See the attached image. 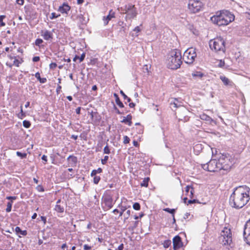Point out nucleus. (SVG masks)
Wrapping results in <instances>:
<instances>
[{
  "label": "nucleus",
  "instance_id": "nucleus-30",
  "mask_svg": "<svg viewBox=\"0 0 250 250\" xmlns=\"http://www.w3.org/2000/svg\"><path fill=\"white\" fill-rule=\"evenodd\" d=\"M78 18L79 19L80 21L82 22V24H84L86 23V21L84 19V18L82 14L79 15Z\"/></svg>",
  "mask_w": 250,
  "mask_h": 250
},
{
  "label": "nucleus",
  "instance_id": "nucleus-6",
  "mask_svg": "<svg viewBox=\"0 0 250 250\" xmlns=\"http://www.w3.org/2000/svg\"><path fill=\"white\" fill-rule=\"evenodd\" d=\"M219 241L223 245H230L232 243V234L230 229L226 227L224 228L221 232Z\"/></svg>",
  "mask_w": 250,
  "mask_h": 250
},
{
  "label": "nucleus",
  "instance_id": "nucleus-11",
  "mask_svg": "<svg viewBox=\"0 0 250 250\" xmlns=\"http://www.w3.org/2000/svg\"><path fill=\"white\" fill-rule=\"evenodd\" d=\"M243 238L246 243L250 245V219L246 222L244 226Z\"/></svg>",
  "mask_w": 250,
  "mask_h": 250
},
{
  "label": "nucleus",
  "instance_id": "nucleus-53",
  "mask_svg": "<svg viewBox=\"0 0 250 250\" xmlns=\"http://www.w3.org/2000/svg\"><path fill=\"white\" fill-rule=\"evenodd\" d=\"M32 61L34 62H37L40 61V57L39 56L34 57L32 59Z\"/></svg>",
  "mask_w": 250,
  "mask_h": 250
},
{
  "label": "nucleus",
  "instance_id": "nucleus-13",
  "mask_svg": "<svg viewBox=\"0 0 250 250\" xmlns=\"http://www.w3.org/2000/svg\"><path fill=\"white\" fill-rule=\"evenodd\" d=\"M189 113V111L185 107H181L179 111V120L184 122H187L189 117L187 114Z\"/></svg>",
  "mask_w": 250,
  "mask_h": 250
},
{
  "label": "nucleus",
  "instance_id": "nucleus-35",
  "mask_svg": "<svg viewBox=\"0 0 250 250\" xmlns=\"http://www.w3.org/2000/svg\"><path fill=\"white\" fill-rule=\"evenodd\" d=\"M93 178V182L95 184H98L101 179V178L100 176H94Z\"/></svg>",
  "mask_w": 250,
  "mask_h": 250
},
{
  "label": "nucleus",
  "instance_id": "nucleus-46",
  "mask_svg": "<svg viewBox=\"0 0 250 250\" xmlns=\"http://www.w3.org/2000/svg\"><path fill=\"white\" fill-rule=\"evenodd\" d=\"M85 57V54L84 53H83L81 55V56L79 57L80 62H83L84 60Z\"/></svg>",
  "mask_w": 250,
  "mask_h": 250
},
{
  "label": "nucleus",
  "instance_id": "nucleus-31",
  "mask_svg": "<svg viewBox=\"0 0 250 250\" xmlns=\"http://www.w3.org/2000/svg\"><path fill=\"white\" fill-rule=\"evenodd\" d=\"M171 242L169 240H165L163 243V245L164 248H168L170 245H171Z\"/></svg>",
  "mask_w": 250,
  "mask_h": 250
},
{
  "label": "nucleus",
  "instance_id": "nucleus-34",
  "mask_svg": "<svg viewBox=\"0 0 250 250\" xmlns=\"http://www.w3.org/2000/svg\"><path fill=\"white\" fill-rule=\"evenodd\" d=\"M5 16L1 15L0 16V26H4L5 25V23L3 21V20L4 18H5Z\"/></svg>",
  "mask_w": 250,
  "mask_h": 250
},
{
  "label": "nucleus",
  "instance_id": "nucleus-51",
  "mask_svg": "<svg viewBox=\"0 0 250 250\" xmlns=\"http://www.w3.org/2000/svg\"><path fill=\"white\" fill-rule=\"evenodd\" d=\"M20 63L21 62H20V61L18 60L15 59V60L14 61V65H15L16 66H19Z\"/></svg>",
  "mask_w": 250,
  "mask_h": 250
},
{
  "label": "nucleus",
  "instance_id": "nucleus-8",
  "mask_svg": "<svg viewBox=\"0 0 250 250\" xmlns=\"http://www.w3.org/2000/svg\"><path fill=\"white\" fill-rule=\"evenodd\" d=\"M204 4L200 0H189L188 8L192 13H196L200 11L203 8Z\"/></svg>",
  "mask_w": 250,
  "mask_h": 250
},
{
  "label": "nucleus",
  "instance_id": "nucleus-4",
  "mask_svg": "<svg viewBox=\"0 0 250 250\" xmlns=\"http://www.w3.org/2000/svg\"><path fill=\"white\" fill-rule=\"evenodd\" d=\"M118 10L121 14H126L125 19L126 20L134 19L138 14L137 8L131 3L126 4L124 6L118 8Z\"/></svg>",
  "mask_w": 250,
  "mask_h": 250
},
{
  "label": "nucleus",
  "instance_id": "nucleus-12",
  "mask_svg": "<svg viewBox=\"0 0 250 250\" xmlns=\"http://www.w3.org/2000/svg\"><path fill=\"white\" fill-rule=\"evenodd\" d=\"M103 204H104L105 208L108 210L112 208L114 203L113 202L112 197L109 194L104 195L102 198Z\"/></svg>",
  "mask_w": 250,
  "mask_h": 250
},
{
  "label": "nucleus",
  "instance_id": "nucleus-9",
  "mask_svg": "<svg viewBox=\"0 0 250 250\" xmlns=\"http://www.w3.org/2000/svg\"><path fill=\"white\" fill-rule=\"evenodd\" d=\"M218 159H212L208 163L202 164V167L206 170L210 172H215L221 170L219 168Z\"/></svg>",
  "mask_w": 250,
  "mask_h": 250
},
{
  "label": "nucleus",
  "instance_id": "nucleus-63",
  "mask_svg": "<svg viewBox=\"0 0 250 250\" xmlns=\"http://www.w3.org/2000/svg\"><path fill=\"white\" fill-rule=\"evenodd\" d=\"M124 249V244H121L119 246L118 248V250H123Z\"/></svg>",
  "mask_w": 250,
  "mask_h": 250
},
{
  "label": "nucleus",
  "instance_id": "nucleus-32",
  "mask_svg": "<svg viewBox=\"0 0 250 250\" xmlns=\"http://www.w3.org/2000/svg\"><path fill=\"white\" fill-rule=\"evenodd\" d=\"M30 125H31V123L29 121H27V120H24L23 121V126L24 127L28 128L30 126Z\"/></svg>",
  "mask_w": 250,
  "mask_h": 250
},
{
  "label": "nucleus",
  "instance_id": "nucleus-57",
  "mask_svg": "<svg viewBox=\"0 0 250 250\" xmlns=\"http://www.w3.org/2000/svg\"><path fill=\"white\" fill-rule=\"evenodd\" d=\"M35 76L38 79V81L40 80L41 77L40 76V74L39 72L36 73Z\"/></svg>",
  "mask_w": 250,
  "mask_h": 250
},
{
  "label": "nucleus",
  "instance_id": "nucleus-16",
  "mask_svg": "<svg viewBox=\"0 0 250 250\" xmlns=\"http://www.w3.org/2000/svg\"><path fill=\"white\" fill-rule=\"evenodd\" d=\"M41 36L43 37L45 40L49 41L53 39V33L52 32L48 30H42Z\"/></svg>",
  "mask_w": 250,
  "mask_h": 250
},
{
  "label": "nucleus",
  "instance_id": "nucleus-61",
  "mask_svg": "<svg viewBox=\"0 0 250 250\" xmlns=\"http://www.w3.org/2000/svg\"><path fill=\"white\" fill-rule=\"evenodd\" d=\"M42 161H44L45 162H46L47 161V157L46 155H43L42 157Z\"/></svg>",
  "mask_w": 250,
  "mask_h": 250
},
{
  "label": "nucleus",
  "instance_id": "nucleus-24",
  "mask_svg": "<svg viewBox=\"0 0 250 250\" xmlns=\"http://www.w3.org/2000/svg\"><path fill=\"white\" fill-rule=\"evenodd\" d=\"M149 180V177L145 178L143 180V181L141 183V184H140L141 186L142 187H147L148 186Z\"/></svg>",
  "mask_w": 250,
  "mask_h": 250
},
{
  "label": "nucleus",
  "instance_id": "nucleus-62",
  "mask_svg": "<svg viewBox=\"0 0 250 250\" xmlns=\"http://www.w3.org/2000/svg\"><path fill=\"white\" fill-rule=\"evenodd\" d=\"M81 107H78V108H77L76 109V112L77 114H80V112H81Z\"/></svg>",
  "mask_w": 250,
  "mask_h": 250
},
{
  "label": "nucleus",
  "instance_id": "nucleus-45",
  "mask_svg": "<svg viewBox=\"0 0 250 250\" xmlns=\"http://www.w3.org/2000/svg\"><path fill=\"white\" fill-rule=\"evenodd\" d=\"M201 118L202 119V120H208V119L210 118V117L206 115V114H203L202 116H201Z\"/></svg>",
  "mask_w": 250,
  "mask_h": 250
},
{
  "label": "nucleus",
  "instance_id": "nucleus-25",
  "mask_svg": "<svg viewBox=\"0 0 250 250\" xmlns=\"http://www.w3.org/2000/svg\"><path fill=\"white\" fill-rule=\"evenodd\" d=\"M21 111L17 115V116L19 118L22 119L23 117L25 116V113L23 112L22 109V105L21 106Z\"/></svg>",
  "mask_w": 250,
  "mask_h": 250
},
{
  "label": "nucleus",
  "instance_id": "nucleus-49",
  "mask_svg": "<svg viewBox=\"0 0 250 250\" xmlns=\"http://www.w3.org/2000/svg\"><path fill=\"white\" fill-rule=\"evenodd\" d=\"M83 249L84 250H90L91 249V247L87 244H85L83 246Z\"/></svg>",
  "mask_w": 250,
  "mask_h": 250
},
{
  "label": "nucleus",
  "instance_id": "nucleus-18",
  "mask_svg": "<svg viewBox=\"0 0 250 250\" xmlns=\"http://www.w3.org/2000/svg\"><path fill=\"white\" fill-rule=\"evenodd\" d=\"M67 160L68 161V165L71 167L76 166L77 163V158L74 155H70L67 158Z\"/></svg>",
  "mask_w": 250,
  "mask_h": 250
},
{
  "label": "nucleus",
  "instance_id": "nucleus-23",
  "mask_svg": "<svg viewBox=\"0 0 250 250\" xmlns=\"http://www.w3.org/2000/svg\"><path fill=\"white\" fill-rule=\"evenodd\" d=\"M55 210L60 213H62L64 211V208L59 204H56L55 208Z\"/></svg>",
  "mask_w": 250,
  "mask_h": 250
},
{
  "label": "nucleus",
  "instance_id": "nucleus-58",
  "mask_svg": "<svg viewBox=\"0 0 250 250\" xmlns=\"http://www.w3.org/2000/svg\"><path fill=\"white\" fill-rule=\"evenodd\" d=\"M133 31L134 32H136V33H137L141 31V29H140V27L138 26L134 29Z\"/></svg>",
  "mask_w": 250,
  "mask_h": 250
},
{
  "label": "nucleus",
  "instance_id": "nucleus-17",
  "mask_svg": "<svg viewBox=\"0 0 250 250\" xmlns=\"http://www.w3.org/2000/svg\"><path fill=\"white\" fill-rule=\"evenodd\" d=\"M220 79L222 81L225 85H229L232 87L234 85V83L231 81L223 75H221L220 76Z\"/></svg>",
  "mask_w": 250,
  "mask_h": 250
},
{
  "label": "nucleus",
  "instance_id": "nucleus-10",
  "mask_svg": "<svg viewBox=\"0 0 250 250\" xmlns=\"http://www.w3.org/2000/svg\"><path fill=\"white\" fill-rule=\"evenodd\" d=\"M196 57L195 49L193 48H190L186 50L183 55V59L187 63L191 64L195 60Z\"/></svg>",
  "mask_w": 250,
  "mask_h": 250
},
{
  "label": "nucleus",
  "instance_id": "nucleus-48",
  "mask_svg": "<svg viewBox=\"0 0 250 250\" xmlns=\"http://www.w3.org/2000/svg\"><path fill=\"white\" fill-rule=\"evenodd\" d=\"M170 105L171 106H173V107L175 108L180 107V106L178 105V104L176 102H174L173 103L171 102Z\"/></svg>",
  "mask_w": 250,
  "mask_h": 250
},
{
  "label": "nucleus",
  "instance_id": "nucleus-19",
  "mask_svg": "<svg viewBox=\"0 0 250 250\" xmlns=\"http://www.w3.org/2000/svg\"><path fill=\"white\" fill-rule=\"evenodd\" d=\"M115 17V13L112 10H110L109 12V14L107 16L104 17L103 20L105 25H107L109 21L111 20L112 18Z\"/></svg>",
  "mask_w": 250,
  "mask_h": 250
},
{
  "label": "nucleus",
  "instance_id": "nucleus-2",
  "mask_svg": "<svg viewBox=\"0 0 250 250\" xmlns=\"http://www.w3.org/2000/svg\"><path fill=\"white\" fill-rule=\"evenodd\" d=\"M235 16L228 10H222L219 14L213 16L211 20L218 26L227 25L234 20Z\"/></svg>",
  "mask_w": 250,
  "mask_h": 250
},
{
  "label": "nucleus",
  "instance_id": "nucleus-44",
  "mask_svg": "<svg viewBox=\"0 0 250 250\" xmlns=\"http://www.w3.org/2000/svg\"><path fill=\"white\" fill-rule=\"evenodd\" d=\"M57 66V65L55 62H52L49 65L50 69H54Z\"/></svg>",
  "mask_w": 250,
  "mask_h": 250
},
{
  "label": "nucleus",
  "instance_id": "nucleus-43",
  "mask_svg": "<svg viewBox=\"0 0 250 250\" xmlns=\"http://www.w3.org/2000/svg\"><path fill=\"white\" fill-rule=\"evenodd\" d=\"M36 189L38 191L40 192H43L44 191V188L42 187V186L41 185H39L36 187Z\"/></svg>",
  "mask_w": 250,
  "mask_h": 250
},
{
  "label": "nucleus",
  "instance_id": "nucleus-41",
  "mask_svg": "<svg viewBox=\"0 0 250 250\" xmlns=\"http://www.w3.org/2000/svg\"><path fill=\"white\" fill-rule=\"evenodd\" d=\"M130 139L127 136H125L124 137V143L125 144H126L129 143Z\"/></svg>",
  "mask_w": 250,
  "mask_h": 250
},
{
  "label": "nucleus",
  "instance_id": "nucleus-1",
  "mask_svg": "<svg viewBox=\"0 0 250 250\" xmlns=\"http://www.w3.org/2000/svg\"><path fill=\"white\" fill-rule=\"evenodd\" d=\"M250 200V188L246 186L235 188L229 199L230 206L236 209L244 207Z\"/></svg>",
  "mask_w": 250,
  "mask_h": 250
},
{
  "label": "nucleus",
  "instance_id": "nucleus-28",
  "mask_svg": "<svg viewBox=\"0 0 250 250\" xmlns=\"http://www.w3.org/2000/svg\"><path fill=\"white\" fill-rule=\"evenodd\" d=\"M132 116L131 114H128L127 115L126 117H124V119L121 121L122 123H127V121L129 120H131Z\"/></svg>",
  "mask_w": 250,
  "mask_h": 250
},
{
  "label": "nucleus",
  "instance_id": "nucleus-59",
  "mask_svg": "<svg viewBox=\"0 0 250 250\" xmlns=\"http://www.w3.org/2000/svg\"><path fill=\"white\" fill-rule=\"evenodd\" d=\"M17 3L21 5H22L24 3V0H17Z\"/></svg>",
  "mask_w": 250,
  "mask_h": 250
},
{
  "label": "nucleus",
  "instance_id": "nucleus-26",
  "mask_svg": "<svg viewBox=\"0 0 250 250\" xmlns=\"http://www.w3.org/2000/svg\"><path fill=\"white\" fill-rule=\"evenodd\" d=\"M104 153L106 154H109L110 153V149L107 143L104 148Z\"/></svg>",
  "mask_w": 250,
  "mask_h": 250
},
{
  "label": "nucleus",
  "instance_id": "nucleus-38",
  "mask_svg": "<svg viewBox=\"0 0 250 250\" xmlns=\"http://www.w3.org/2000/svg\"><path fill=\"white\" fill-rule=\"evenodd\" d=\"M43 42V40L41 39H37L36 40L35 44L36 46H40V44Z\"/></svg>",
  "mask_w": 250,
  "mask_h": 250
},
{
  "label": "nucleus",
  "instance_id": "nucleus-27",
  "mask_svg": "<svg viewBox=\"0 0 250 250\" xmlns=\"http://www.w3.org/2000/svg\"><path fill=\"white\" fill-rule=\"evenodd\" d=\"M16 154L18 156L21 157V159L26 158L27 156V153H22L20 151H17Z\"/></svg>",
  "mask_w": 250,
  "mask_h": 250
},
{
  "label": "nucleus",
  "instance_id": "nucleus-14",
  "mask_svg": "<svg viewBox=\"0 0 250 250\" xmlns=\"http://www.w3.org/2000/svg\"><path fill=\"white\" fill-rule=\"evenodd\" d=\"M173 245L174 250H177L183 246V243L180 236L179 235L175 236L173 239Z\"/></svg>",
  "mask_w": 250,
  "mask_h": 250
},
{
  "label": "nucleus",
  "instance_id": "nucleus-64",
  "mask_svg": "<svg viewBox=\"0 0 250 250\" xmlns=\"http://www.w3.org/2000/svg\"><path fill=\"white\" fill-rule=\"evenodd\" d=\"M41 218L42 221L43 222L44 224H45L46 222V217L42 216H41Z\"/></svg>",
  "mask_w": 250,
  "mask_h": 250
},
{
  "label": "nucleus",
  "instance_id": "nucleus-40",
  "mask_svg": "<svg viewBox=\"0 0 250 250\" xmlns=\"http://www.w3.org/2000/svg\"><path fill=\"white\" fill-rule=\"evenodd\" d=\"M203 75L204 74L200 72H196L195 73L192 74V76L193 77H198L200 78H202Z\"/></svg>",
  "mask_w": 250,
  "mask_h": 250
},
{
  "label": "nucleus",
  "instance_id": "nucleus-5",
  "mask_svg": "<svg viewBox=\"0 0 250 250\" xmlns=\"http://www.w3.org/2000/svg\"><path fill=\"white\" fill-rule=\"evenodd\" d=\"M219 168L221 169L227 170L229 169L233 165V159L229 154H221L218 158Z\"/></svg>",
  "mask_w": 250,
  "mask_h": 250
},
{
  "label": "nucleus",
  "instance_id": "nucleus-47",
  "mask_svg": "<svg viewBox=\"0 0 250 250\" xmlns=\"http://www.w3.org/2000/svg\"><path fill=\"white\" fill-rule=\"evenodd\" d=\"M114 109L118 114H124V112H121L115 105L114 106Z\"/></svg>",
  "mask_w": 250,
  "mask_h": 250
},
{
  "label": "nucleus",
  "instance_id": "nucleus-60",
  "mask_svg": "<svg viewBox=\"0 0 250 250\" xmlns=\"http://www.w3.org/2000/svg\"><path fill=\"white\" fill-rule=\"evenodd\" d=\"M6 199L7 200H16L17 199L16 196H7Z\"/></svg>",
  "mask_w": 250,
  "mask_h": 250
},
{
  "label": "nucleus",
  "instance_id": "nucleus-36",
  "mask_svg": "<svg viewBox=\"0 0 250 250\" xmlns=\"http://www.w3.org/2000/svg\"><path fill=\"white\" fill-rule=\"evenodd\" d=\"M165 211L168 212V213H170L171 214H172V216L174 215V213L175 212V209H170L169 208H166L164 209Z\"/></svg>",
  "mask_w": 250,
  "mask_h": 250
},
{
  "label": "nucleus",
  "instance_id": "nucleus-42",
  "mask_svg": "<svg viewBox=\"0 0 250 250\" xmlns=\"http://www.w3.org/2000/svg\"><path fill=\"white\" fill-rule=\"evenodd\" d=\"M60 16V15H56V14L55 13H51V16L50 17V18L52 20V19H56L57 18H58Z\"/></svg>",
  "mask_w": 250,
  "mask_h": 250
},
{
  "label": "nucleus",
  "instance_id": "nucleus-37",
  "mask_svg": "<svg viewBox=\"0 0 250 250\" xmlns=\"http://www.w3.org/2000/svg\"><path fill=\"white\" fill-rule=\"evenodd\" d=\"M140 205L138 203H135L133 205V208L136 210L140 209Z\"/></svg>",
  "mask_w": 250,
  "mask_h": 250
},
{
  "label": "nucleus",
  "instance_id": "nucleus-22",
  "mask_svg": "<svg viewBox=\"0 0 250 250\" xmlns=\"http://www.w3.org/2000/svg\"><path fill=\"white\" fill-rule=\"evenodd\" d=\"M103 169L100 167L98 168L97 169H94L91 173V176L93 177L94 176H96L97 173H101Z\"/></svg>",
  "mask_w": 250,
  "mask_h": 250
},
{
  "label": "nucleus",
  "instance_id": "nucleus-15",
  "mask_svg": "<svg viewBox=\"0 0 250 250\" xmlns=\"http://www.w3.org/2000/svg\"><path fill=\"white\" fill-rule=\"evenodd\" d=\"M70 8V6L67 3L64 2L62 5L59 6L58 11L62 14H67Z\"/></svg>",
  "mask_w": 250,
  "mask_h": 250
},
{
  "label": "nucleus",
  "instance_id": "nucleus-56",
  "mask_svg": "<svg viewBox=\"0 0 250 250\" xmlns=\"http://www.w3.org/2000/svg\"><path fill=\"white\" fill-rule=\"evenodd\" d=\"M61 89H62V86L58 84L57 88L56 89V92L58 94L60 93Z\"/></svg>",
  "mask_w": 250,
  "mask_h": 250
},
{
  "label": "nucleus",
  "instance_id": "nucleus-50",
  "mask_svg": "<svg viewBox=\"0 0 250 250\" xmlns=\"http://www.w3.org/2000/svg\"><path fill=\"white\" fill-rule=\"evenodd\" d=\"M198 203V201L196 199L189 200L188 201V204H193V203Z\"/></svg>",
  "mask_w": 250,
  "mask_h": 250
},
{
  "label": "nucleus",
  "instance_id": "nucleus-21",
  "mask_svg": "<svg viewBox=\"0 0 250 250\" xmlns=\"http://www.w3.org/2000/svg\"><path fill=\"white\" fill-rule=\"evenodd\" d=\"M15 230L17 234L20 233L23 236L27 235V231L25 230H22L19 227H16Z\"/></svg>",
  "mask_w": 250,
  "mask_h": 250
},
{
  "label": "nucleus",
  "instance_id": "nucleus-3",
  "mask_svg": "<svg viewBox=\"0 0 250 250\" xmlns=\"http://www.w3.org/2000/svg\"><path fill=\"white\" fill-rule=\"evenodd\" d=\"M182 56L179 50H174L169 54L167 64L168 67L171 69H177L179 68L182 63Z\"/></svg>",
  "mask_w": 250,
  "mask_h": 250
},
{
  "label": "nucleus",
  "instance_id": "nucleus-52",
  "mask_svg": "<svg viewBox=\"0 0 250 250\" xmlns=\"http://www.w3.org/2000/svg\"><path fill=\"white\" fill-rule=\"evenodd\" d=\"M225 64V63L224 61L220 60V61L218 64V66L220 67H223L224 66Z\"/></svg>",
  "mask_w": 250,
  "mask_h": 250
},
{
  "label": "nucleus",
  "instance_id": "nucleus-29",
  "mask_svg": "<svg viewBox=\"0 0 250 250\" xmlns=\"http://www.w3.org/2000/svg\"><path fill=\"white\" fill-rule=\"evenodd\" d=\"M12 206V202H9L7 204V208H6V211L7 212H9L11 211Z\"/></svg>",
  "mask_w": 250,
  "mask_h": 250
},
{
  "label": "nucleus",
  "instance_id": "nucleus-20",
  "mask_svg": "<svg viewBox=\"0 0 250 250\" xmlns=\"http://www.w3.org/2000/svg\"><path fill=\"white\" fill-rule=\"evenodd\" d=\"M114 96L115 98V102L116 104L121 108H123L124 107V104L123 103L120 101V99L116 93H114Z\"/></svg>",
  "mask_w": 250,
  "mask_h": 250
},
{
  "label": "nucleus",
  "instance_id": "nucleus-39",
  "mask_svg": "<svg viewBox=\"0 0 250 250\" xmlns=\"http://www.w3.org/2000/svg\"><path fill=\"white\" fill-rule=\"evenodd\" d=\"M109 157L107 155L105 156L104 159H101V163L103 165H105L108 160Z\"/></svg>",
  "mask_w": 250,
  "mask_h": 250
},
{
  "label": "nucleus",
  "instance_id": "nucleus-7",
  "mask_svg": "<svg viewBox=\"0 0 250 250\" xmlns=\"http://www.w3.org/2000/svg\"><path fill=\"white\" fill-rule=\"evenodd\" d=\"M209 47L211 50L215 52L225 51V41L221 38H217L210 41L209 42Z\"/></svg>",
  "mask_w": 250,
  "mask_h": 250
},
{
  "label": "nucleus",
  "instance_id": "nucleus-54",
  "mask_svg": "<svg viewBox=\"0 0 250 250\" xmlns=\"http://www.w3.org/2000/svg\"><path fill=\"white\" fill-rule=\"evenodd\" d=\"M46 81H47V79L45 78H41L40 80H39V82H40V83H46Z\"/></svg>",
  "mask_w": 250,
  "mask_h": 250
},
{
  "label": "nucleus",
  "instance_id": "nucleus-55",
  "mask_svg": "<svg viewBox=\"0 0 250 250\" xmlns=\"http://www.w3.org/2000/svg\"><path fill=\"white\" fill-rule=\"evenodd\" d=\"M192 186H189V185H188L186 187V189H185V191L187 193H188L190 189L191 190V188H192Z\"/></svg>",
  "mask_w": 250,
  "mask_h": 250
},
{
  "label": "nucleus",
  "instance_id": "nucleus-33",
  "mask_svg": "<svg viewBox=\"0 0 250 250\" xmlns=\"http://www.w3.org/2000/svg\"><path fill=\"white\" fill-rule=\"evenodd\" d=\"M120 94L123 96L124 97V99L125 100H127V102H130L131 101V99L129 97H128L125 94V93L123 92V91L122 90H121L120 91Z\"/></svg>",
  "mask_w": 250,
  "mask_h": 250
}]
</instances>
